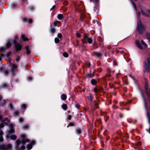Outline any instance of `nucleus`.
Returning <instances> with one entry per match:
<instances>
[{
    "mask_svg": "<svg viewBox=\"0 0 150 150\" xmlns=\"http://www.w3.org/2000/svg\"><path fill=\"white\" fill-rule=\"evenodd\" d=\"M137 30L138 33L140 34H142L145 30V28L140 21H138Z\"/></svg>",
    "mask_w": 150,
    "mask_h": 150,
    "instance_id": "obj_1",
    "label": "nucleus"
},
{
    "mask_svg": "<svg viewBox=\"0 0 150 150\" xmlns=\"http://www.w3.org/2000/svg\"><path fill=\"white\" fill-rule=\"evenodd\" d=\"M81 41L83 43H88L89 44H91L93 42L92 39L89 37L87 35H84L83 38L81 40Z\"/></svg>",
    "mask_w": 150,
    "mask_h": 150,
    "instance_id": "obj_2",
    "label": "nucleus"
},
{
    "mask_svg": "<svg viewBox=\"0 0 150 150\" xmlns=\"http://www.w3.org/2000/svg\"><path fill=\"white\" fill-rule=\"evenodd\" d=\"M26 135L25 134H22L21 135V143L25 144L26 142H29L30 140L29 139H25Z\"/></svg>",
    "mask_w": 150,
    "mask_h": 150,
    "instance_id": "obj_3",
    "label": "nucleus"
},
{
    "mask_svg": "<svg viewBox=\"0 0 150 150\" xmlns=\"http://www.w3.org/2000/svg\"><path fill=\"white\" fill-rule=\"evenodd\" d=\"M21 143V141L18 139L16 141V145L17 146V148L18 150H23L25 149V147L24 145V144L21 147H19V145Z\"/></svg>",
    "mask_w": 150,
    "mask_h": 150,
    "instance_id": "obj_4",
    "label": "nucleus"
},
{
    "mask_svg": "<svg viewBox=\"0 0 150 150\" xmlns=\"http://www.w3.org/2000/svg\"><path fill=\"white\" fill-rule=\"evenodd\" d=\"M11 147V145L10 144H8L7 145H2L0 146V150H9Z\"/></svg>",
    "mask_w": 150,
    "mask_h": 150,
    "instance_id": "obj_5",
    "label": "nucleus"
},
{
    "mask_svg": "<svg viewBox=\"0 0 150 150\" xmlns=\"http://www.w3.org/2000/svg\"><path fill=\"white\" fill-rule=\"evenodd\" d=\"M150 66V65L147 64L146 61L144 62V72H148L149 71Z\"/></svg>",
    "mask_w": 150,
    "mask_h": 150,
    "instance_id": "obj_6",
    "label": "nucleus"
},
{
    "mask_svg": "<svg viewBox=\"0 0 150 150\" xmlns=\"http://www.w3.org/2000/svg\"><path fill=\"white\" fill-rule=\"evenodd\" d=\"M14 43L15 44V47L16 51H20L21 49V46L20 44L16 43V41H14Z\"/></svg>",
    "mask_w": 150,
    "mask_h": 150,
    "instance_id": "obj_7",
    "label": "nucleus"
},
{
    "mask_svg": "<svg viewBox=\"0 0 150 150\" xmlns=\"http://www.w3.org/2000/svg\"><path fill=\"white\" fill-rule=\"evenodd\" d=\"M35 142L34 140L31 141L30 143L28 144L27 146V148L28 150H29L32 148L33 145L35 144Z\"/></svg>",
    "mask_w": 150,
    "mask_h": 150,
    "instance_id": "obj_8",
    "label": "nucleus"
},
{
    "mask_svg": "<svg viewBox=\"0 0 150 150\" xmlns=\"http://www.w3.org/2000/svg\"><path fill=\"white\" fill-rule=\"evenodd\" d=\"M11 67V69L12 71L13 72V73L16 71V70L17 67V66L16 65L13 64L12 65Z\"/></svg>",
    "mask_w": 150,
    "mask_h": 150,
    "instance_id": "obj_9",
    "label": "nucleus"
},
{
    "mask_svg": "<svg viewBox=\"0 0 150 150\" xmlns=\"http://www.w3.org/2000/svg\"><path fill=\"white\" fill-rule=\"evenodd\" d=\"M135 42L139 48L141 49H143V47L138 40H136Z\"/></svg>",
    "mask_w": 150,
    "mask_h": 150,
    "instance_id": "obj_10",
    "label": "nucleus"
},
{
    "mask_svg": "<svg viewBox=\"0 0 150 150\" xmlns=\"http://www.w3.org/2000/svg\"><path fill=\"white\" fill-rule=\"evenodd\" d=\"M135 42L139 48L141 49H143V47L138 40H136Z\"/></svg>",
    "mask_w": 150,
    "mask_h": 150,
    "instance_id": "obj_11",
    "label": "nucleus"
},
{
    "mask_svg": "<svg viewBox=\"0 0 150 150\" xmlns=\"http://www.w3.org/2000/svg\"><path fill=\"white\" fill-rule=\"evenodd\" d=\"M135 42L139 48L141 49H143V47L138 40H136Z\"/></svg>",
    "mask_w": 150,
    "mask_h": 150,
    "instance_id": "obj_12",
    "label": "nucleus"
},
{
    "mask_svg": "<svg viewBox=\"0 0 150 150\" xmlns=\"http://www.w3.org/2000/svg\"><path fill=\"white\" fill-rule=\"evenodd\" d=\"M93 55L98 57H100L102 55V54L101 53H100L99 52H93Z\"/></svg>",
    "mask_w": 150,
    "mask_h": 150,
    "instance_id": "obj_13",
    "label": "nucleus"
},
{
    "mask_svg": "<svg viewBox=\"0 0 150 150\" xmlns=\"http://www.w3.org/2000/svg\"><path fill=\"white\" fill-rule=\"evenodd\" d=\"M61 98L62 100H65L67 98V96L65 94H62L61 96Z\"/></svg>",
    "mask_w": 150,
    "mask_h": 150,
    "instance_id": "obj_14",
    "label": "nucleus"
},
{
    "mask_svg": "<svg viewBox=\"0 0 150 150\" xmlns=\"http://www.w3.org/2000/svg\"><path fill=\"white\" fill-rule=\"evenodd\" d=\"M25 49L26 50V54L27 55L29 54L30 53V51L29 49L28 46H25Z\"/></svg>",
    "mask_w": 150,
    "mask_h": 150,
    "instance_id": "obj_15",
    "label": "nucleus"
},
{
    "mask_svg": "<svg viewBox=\"0 0 150 150\" xmlns=\"http://www.w3.org/2000/svg\"><path fill=\"white\" fill-rule=\"evenodd\" d=\"M3 134V133L2 131L0 130V142H2L3 141L4 139L2 136Z\"/></svg>",
    "mask_w": 150,
    "mask_h": 150,
    "instance_id": "obj_16",
    "label": "nucleus"
},
{
    "mask_svg": "<svg viewBox=\"0 0 150 150\" xmlns=\"http://www.w3.org/2000/svg\"><path fill=\"white\" fill-rule=\"evenodd\" d=\"M91 83L93 85H96L97 83V81L95 79H93L91 81Z\"/></svg>",
    "mask_w": 150,
    "mask_h": 150,
    "instance_id": "obj_17",
    "label": "nucleus"
},
{
    "mask_svg": "<svg viewBox=\"0 0 150 150\" xmlns=\"http://www.w3.org/2000/svg\"><path fill=\"white\" fill-rule=\"evenodd\" d=\"M21 38L24 41H28L29 40V39L28 38L26 37L25 35H21Z\"/></svg>",
    "mask_w": 150,
    "mask_h": 150,
    "instance_id": "obj_18",
    "label": "nucleus"
},
{
    "mask_svg": "<svg viewBox=\"0 0 150 150\" xmlns=\"http://www.w3.org/2000/svg\"><path fill=\"white\" fill-rule=\"evenodd\" d=\"M145 36L146 38L150 42V33H146V34Z\"/></svg>",
    "mask_w": 150,
    "mask_h": 150,
    "instance_id": "obj_19",
    "label": "nucleus"
},
{
    "mask_svg": "<svg viewBox=\"0 0 150 150\" xmlns=\"http://www.w3.org/2000/svg\"><path fill=\"white\" fill-rule=\"evenodd\" d=\"M57 18L59 20H60L64 18V16L62 14H59L58 15Z\"/></svg>",
    "mask_w": 150,
    "mask_h": 150,
    "instance_id": "obj_20",
    "label": "nucleus"
},
{
    "mask_svg": "<svg viewBox=\"0 0 150 150\" xmlns=\"http://www.w3.org/2000/svg\"><path fill=\"white\" fill-rule=\"evenodd\" d=\"M62 107L63 109L64 110H66L67 109V105L65 104H62Z\"/></svg>",
    "mask_w": 150,
    "mask_h": 150,
    "instance_id": "obj_21",
    "label": "nucleus"
},
{
    "mask_svg": "<svg viewBox=\"0 0 150 150\" xmlns=\"http://www.w3.org/2000/svg\"><path fill=\"white\" fill-rule=\"evenodd\" d=\"M7 103V101H6L5 100H2L1 102L0 103V105H4L6 104Z\"/></svg>",
    "mask_w": 150,
    "mask_h": 150,
    "instance_id": "obj_22",
    "label": "nucleus"
},
{
    "mask_svg": "<svg viewBox=\"0 0 150 150\" xmlns=\"http://www.w3.org/2000/svg\"><path fill=\"white\" fill-rule=\"evenodd\" d=\"M10 138L11 139L15 140L17 138V136L15 135H11L10 137Z\"/></svg>",
    "mask_w": 150,
    "mask_h": 150,
    "instance_id": "obj_23",
    "label": "nucleus"
},
{
    "mask_svg": "<svg viewBox=\"0 0 150 150\" xmlns=\"http://www.w3.org/2000/svg\"><path fill=\"white\" fill-rule=\"evenodd\" d=\"M146 62L147 64L150 65V57L147 58Z\"/></svg>",
    "mask_w": 150,
    "mask_h": 150,
    "instance_id": "obj_24",
    "label": "nucleus"
},
{
    "mask_svg": "<svg viewBox=\"0 0 150 150\" xmlns=\"http://www.w3.org/2000/svg\"><path fill=\"white\" fill-rule=\"evenodd\" d=\"M54 41L57 44L59 42L60 40L58 38H56L54 39Z\"/></svg>",
    "mask_w": 150,
    "mask_h": 150,
    "instance_id": "obj_25",
    "label": "nucleus"
},
{
    "mask_svg": "<svg viewBox=\"0 0 150 150\" xmlns=\"http://www.w3.org/2000/svg\"><path fill=\"white\" fill-rule=\"evenodd\" d=\"M58 23H60V22L58 21H55L53 22V25L54 26H56L57 25V24Z\"/></svg>",
    "mask_w": 150,
    "mask_h": 150,
    "instance_id": "obj_26",
    "label": "nucleus"
},
{
    "mask_svg": "<svg viewBox=\"0 0 150 150\" xmlns=\"http://www.w3.org/2000/svg\"><path fill=\"white\" fill-rule=\"evenodd\" d=\"M63 55L65 57H68L69 56V54L67 52H64L63 54Z\"/></svg>",
    "mask_w": 150,
    "mask_h": 150,
    "instance_id": "obj_27",
    "label": "nucleus"
},
{
    "mask_svg": "<svg viewBox=\"0 0 150 150\" xmlns=\"http://www.w3.org/2000/svg\"><path fill=\"white\" fill-rule=\"evenodd\" d=\"M76 131V132L77 134H80L81 133V130L79 128H77Z\"/></svg>",
    "mask_w": 150,
    "mask_h": 150,
    "instance_id": "obj_28",
    "label": "nucleus"
},
{
    "mask_svg": "<svg viewBox=\"0 0 150 150\" xmlns=\"http://www.w3.org/2000/svg\"><path fill=\"white\" fill-rule=\"evenodd\" d=\"M28 8L30 11H33L34 9V8L32 6H29Z\"/></svg>",
    "mask_w": 150,
    "mask_h": 150,
    "instance_id": "obj_29",
    "label": "nucleus"
},
{
    "mask_svg": "<svg viewBox=\"0 0 150 150\" xmlns=\"http://www.w3.org/2000/svg\"><path fill=\"white\" fill-rule=\"evenodd\" d=\"M11 44L10 42H8L6 44V47L7 48H8L11 47Z\"/></svg>",
    "mask_w": 150,
    "mask_h": 150,
    "instance_id": "obj_30",
    "label": "nucleus"
},
{
    "mask_svg": "<svg viewBox=\"0 0 150 150\" xmlns=\"http://www.w3.org/2000/svg\"><path fill=\"white\" fill-rule=\"evenodd\" d=\"M56 30L54 28H52L50 29V31L52 33H54L55 32Z\"/></svg>",
    "mask_w": 150,
    "mask_h": 150,
    "instance_id": "obj_31",
    "label": "nucleus"
},
{
    "mask_svg": "<svg viewBox=\"0 0 150 150\" xmlns=\"http://www.w3.org/2000/svg\"><path fill=\"white\" fill-rule=\"evenodd\" d=\"M146 92L148 94L149 97L150 98V89H147L146 91Z\"/></svg>",
    "mask_w": 150,
    "mask_h": 150,
    "instance_id": "obj_32",
    "label": "nucleus"
},
{
    "mask_svg": "<svg viewBox=\"0 0 150 150\" xmlns=\"http://www.w3.org/2000/svg\"><path fill=\"white\" fill-rule=\"evenodd\" d=\"M93 91L95 92L96 93L100 91V90H98L96 87L94 88Z\"/></svg>",
    "mask_w": 150,
    "mask_h": 150,
    "instance_id": "obj_33",
    "label": "nucleus"
},
{
    "mask_svg": "<svg viewBox=\"0 0 150 150\" xmlns=\"http://www.w3.org/2000/svg\"><path fill=\"white\" fill-rule=\"evenodd\" d=\"M26 104H23L22 105L21 108L22 109H24L26 108Z\"/></svg>",
    "mask_w": 150,
    "mask_h": 150,
    "instance_id": "obj_34",
    "label": "nucleus"
},
{
    "mask_svg": "<svg viewBox=\"0 0 150 150\" xmlns=\"http://www.w3.org/2000/svg\"><path fill=\"white\" fill-rule=\"evenodd\" d=\"M93 76V75L92 76L91 74L90 73H88L86 75V77H88V78H89V77L91 78V77H92Z\"/></svg>",
    "mask_w": 150,
    "mask_h": 150,
    "instance_id": "obj_35",
    "label": "nucleus"
},
{
    "mask_svg": "<svg viewBox=\"0 0 150 150\" xmlns=\"http://www.w3.org/2000/svg\"><path fill=\"white\" fill-rule=\"evenodd\" d=\"M74 125V124L73 122H71L69 123L68 125L67 126V127H68L69 126H73Z\"/></svg>",
    "mask_w": 150,
    "mask_h": 150,
    "instance_id": "obj_36",
    "label": "nucleus"
},
{
    "mask_svg": "<svg viewBox=\"0 0 150 150\" xmlns=\"http://www.w3.org/2000/svg\"><path fill=\"white\" fill-rule=\"evenodd\" d=\"M141 42L142 44L143 45H144L146 47H147V45L145 42L143 40H142L141 41Z\"/></svg>",
    "mask_w": 150,
    "mask_h": 150,
    "instance_id": "obj_37",
    "label": "nucleus"
},
{
    "mask_svg": "<svg viewBox=\"0 0 150 150\" xmlns=\"http://www.w3.org/2000/svg\"><path fill=\"white\" fill-rule=\"evenodd\" d=\"M75 107L77 109H79L80 107V105L78 103H76L75 105Z\"/></svg>",
    "mask_w": 150,
    "mask_h": 150,
    "instance_id": "obj_38",
    "label": "nucleus"
},
{
    "mask_svg": "<svg viewBox=\"0 0 150 150\" xmlns=\"http://www.w3.org/2000/svg\"><path fill=\"white\" fill-rule=\"evenodd\" d=\"M23 21L25 22H27L28 21V19L27 18L24 17L23 18Z\"/></svg>",
    "mask_w": 150,
    "mask_h": 150,
    "instance_id": "obj_39",
    "label": "nucleus"
},
{
    "mask_svg": "<svg viewBox=\"0 0 150 150\" xmlns=\"http://www.w3.org/2000/svg\"><path fill=\"white\" fill-rule=\"evenodd\" d=\"M91 1L94 3H97L99 2V0H91Z\"/></svg>",
    "mask_w": 150,
    "mask_h": 150,
    "instance_id": "obj_40",
    "label": "nucleus"
},
{
    "mask_svg": "<svg viewBox=\"0 0 150 150\" xmlns=\"http://www.w3.org/2000/svg\"><path fill=\"white\" fill-rule=\"evenodd\" d=\"M57 37L59 38H61L62 37V34L61 33H59L57 35Z\"/></svg>",
    "mask_w": 150,
    "mask_h": 150,
    "instance_id": "obj_41",
    "label": "nucleus"
},
{
    "mask_svg": "<svg viewBox=\"0 0 150 150\" xmlns=\"http://www.w3.org/2000/svg\"><path fill=\"white\" fill-rule=\"evenodd\" d=\"M29 127V126L27 125H25L24 126V128L25 129H28Z\"/></svg>",
    "mask_w": 150,
    "mask_h": 150,
    "instance_id": "obj_42",
    "label": "nucleus"
},
{
    "mask_svg": "<svg viewBox=\"0 0 150 150\" xmlns=\"http://www.w3.org/2000/svg\"><path fill=\"white\" fill-rule=\"evenodd\" d=\"M68 2L67 1H64L63 4L64 5H67L68 4Z\"/></svg>",
    "mask_w": 150,
    "mask_h": 150,
    "instance_id": "obj_43",
    "label": "nucleus"
},
{
    "mask_svg": "<svg viewBox=\"0 0 150 150\" xmlns=\"http://www.w3.org/2000/svg\"><path fill=\"white\" fill-rule=\"evenodd\" d=\"M76 36L79 38H80L81 37V35L79 33H76Z\"/></svg>",
    "mask_w": 150,
    "mask_h": 150,
    "instance_id": "obj_44",
    "label": "nucleus"
},
{
    "mask_svg": "<svg viewBox=\"0 0 150 150\" xmlns=\"http://www.w3.org/2000/svg\"><path fill=\"white\" fill-rule=\"evenodd\" d=\"M147 116L149 120H150V116L149 113L148 112H147Z\"/></svg>",
    "mask_w": 150,
    "mask_h": 150,
    "instance_id": "obj_45",
    "label": "nucleus"
},
{
    "mask_svg": "<svg viewBox=\"0 0 150 150\" xmlns=\"http://www.w3.org/2000/svg\"><path fill=\"white\" fill-rule=\"evenodd\" d=\"M71 115H69L67 117V119L68 120H71Z\"/></svg>",
    "mask_w": 150,
    "mask_h": 150,
    "instance_id": "obj_46",
    "label": "nucleus"
},
{
    "mask_svg": "<svg viewBox=\"0 0 150 150\" xmlns=\"http://www.w3.org/2000/svg\"><path fill=\"white\" fill-rule=\"evenodd\" d=\"M14 132V130L13 129H11L9 131V132L10 133H12Z\"/></svg>",
    "mask_w": 150,
    "mask_h": 150,
    "instance_id": "obj_47",
    "label": "nucleus"
},
{
    "mask_svg": "<svg viewBox=\"0 0 150 150\" xmlns=\"http://www.w3.org/2000/svg\"><path fill=\"white\" fill-rule=\"evenodd\" d=\"M119 115L120 118H122L123 117V115L120 113H119Z\"/></svg>",
    "mask_w": 150,
    "mask_h": 150,
    "instance_id": "obj_48",
    "label": "nucleus"
},
{
    "mask_svg": "<svg viewBox=\"0 0 150 150\" xmlns=\"http://www.w3.org/2000/svg\"><path fill=\"white\" fill-rule=\"evenodd\" d=\"M23 119L22 118H21L19 119V121L20 122H22L23 121Z\"/></svg>",
    "mask_w": 150,
    "mask_h": 150,
    "instance_id": "obj_49",
    "label": "nucleus"
},
{
    "mask_svg": "<svg viewBox=\"0 0 150 150\" xmlns=\"http://www.w3.org/2000/svg\"><path fill=\"white\" fill-rule=\"evenodd\" d=\"M33 21L31 19H30L28 20V22L30 23H32Z\"/></svg>",
    "mask_w": 150,
    "mask_h": 150,
    "instance_id": "obj_50",
    "label": "nucleus"
},
{
    "mask_svg": "<svg viewBox=\"0 0 150 150\" xmlns=\"http://www.w3.org/2000/svg\"><path fill=\"white\" fill-rule=\"evenodd\" d=\"M55 7L56 6L55 5L53 6L51 8L50 10L51 11L54 10L55 8Z\"/></svg>",
    "mask_w": 150,
    "mask_h": 150,
    "instance_id": "obj_51",
    "label": "nucleus"
},
{
    "mask_svg": "<svg viewBox=\"0 0 150 150\" xmlns=\"http://www.w3.org/2000/svg\"><path fill=\"white\" fill-rule=\"evenodd\" d=\"M20 59V57H17L16 58V60L17 62H18V61H19V60Z\"/></svg>",
    "mask_w": 150,
    "mask_h": 150,
    "instance_id": "obj_52",
    "label": "nucleus"
},
{
    "mask_svg": "<svg viewBox=\"0 0 150 150\" xmlns=\"http://www.w3.org/2000/svg\"><path fill=\"white\" fill-rule=\"evenodd\" d=\"M129 76L131 78H132V79H133L134 80H135V79L131 75H129Z\"/></svg>",
    "mask_w": 150,
    "mask_h": 150,
    "instance_id": "obj_53",
    "label": "nucleus"
},
{
    "mask_svg": "<svg viewBox=\"0 0 150 150\" xmlns=\"http://www.w3.org/2000/svg\"><path fill=\"white\" fill-rule=\"evenodd\" d=\"M4 126V125L3 124H1L0 125V128H1L3 127Z\"/></svg>",
    "mask_w": 150,
    "mask_h": 150,
    "instance_id": "obj_54",
    "label": "nucleus"
},
{
    "mask_svg": "<svg viewBox=\"0 0 150 150\" xmlns=\"http://www.w3.org/2000/svg\"><path fill=\"white\" fill-rule=\"evenodd\" d=\"M19 113V112L18 111H16L15 112V114L17 115H18Z\"/></svg>",
    "mask_w": 150,
    "mask_h": 150,
    "instance_id": "obj_55",
    "label": "nucleus"
},
{
    "mask_svg": "<svg viewBox=\"0 0 150 150\" xmlns=\"http://www.w3.org/2000/svg\"><path fill=\"white\" fill-rule=\"evenodd\" d=\"M4 73H5V74H8V71L6 70V71H4Z\"/></svg>",
    "mask_w": 150,
    "mask_h": 150,
    "instance_id": "obj_56",
    "label": "nucleus"
},
{
    "mask_svg": "<svg viewBox=\"0 0 150 150\" xmlns=\"http://www.w3.org/2000/svg\"><path fill=\"white\" fill-rule=\"evenodd\" d=\"M94 46L96 47L95 48H97L98 47V46H97V43H94Z\"/></svg>",
    "mask_w": 150,
    "mask_h": 150,
    "instance_id": "obj_57",
    "label": "nucleus"
},
{
    "mask_svg": "<svg viewBox=\"0 0 150 150\" xmlns=\"http://www.w3.org/2000/svg\"><path fill=\"white\" fill-rule=\"evenodd\" d=\"M10 107L11 108V109H13V106L12 104V103H11L10 104Z\"/></svg>",
    "mask_w": 150,
    "mask_h": 150,
    "instance_id": "obj_58",
    "label": "nucleus"
},
{
    "mask_svg": "<svg viewBox=\"0 0 150 150\" xmlns=\"http://www.w3.org/2000/svg\"><path fill=\"white\" fill-rule=\"evenodd\" d=\"M90 99L91 100V101H92V96L91 95H90Z\"/></svg>",
    "mask_w": 150,
    "mask_h": 150,
    "instance_id": "obj_59",
    "label": "nucleus"
},
{
    "mask_svg": "<svg viewBox=\"0 0 150 150\" xmlns=\"http://www.w3.org/2000/svg\"><path fill=\"white\" fill-rule=\"evenodd\" d=\"M98 90H100V91H102L103 90V88L102 87H100Z\"/></svg>",
    "mask_w": 150,
    "mask_h": 150,
    "instance_id": "obj_60",
    "label": "nucleus"
},
{
    "mask_svg": "<svg viewBox=\"0 0 150 150\" xmlns=\"http://www.w3.org/2000/svg\"><path fill=\"white\" fill-rule=\"evenodd\" d=\"M3 99V97L2 96L0 95V101H1Z\"/></svg>",
    "mask_w": 150,
    "mask_h": 150,
    "instance_id": "obj_61",
    "label": "nucleus"
},
{
    "mask_svg": "<svg viewBox=\"0 0 150 150\" xmlns=\"http://www.w3.org/2000/svg\"><path fill=\"white\" fill-rule=\"evenodd\" d=\"M28 79L29 80H31L32 79V78L31 77H29L28 78Z\"/></svg>",
    "mask_w": 150,
    "mask_h": 150,
    "instance_id": "obj_62",
    "label": "nucleus"
},
{
    "mask_svg": "<svg viewBox=\"0 0 150 150\" xmlns=\"http://www.w3.org/2000/svg\"><path fill=\"white\" fill-rule=\"evenodd\" d=\"M7 121L8 122L9 121V120L7 118H6L5 119V120H4V121Z\"/></svg>",
    "mask_w": 150,
    "mask_h": 150,
    "instance_id": "obj_63",
    "label": "nucleus"
},
{
    "mask_svg": "<svg viewBox=\"0 0 150 150\" xmlns=\"http://www.w3.org/2000/svg\"><path fill=\"white\" fill-rule=\"evenodd\" d=\"M76 42L77 43V44L76 45V46H78L79 45V41L77 40L76 41Z\"/></svg>",
    "mask_w": 150,
    "mask_h": 150,
    "instance_id": "obj_64",
    "label": "nucleus"
}]
</instances>
